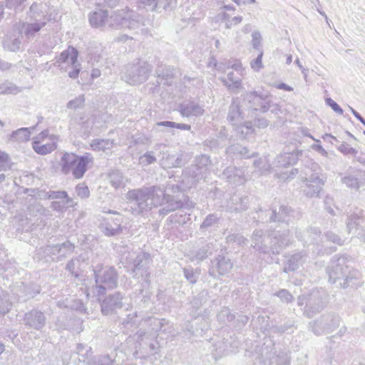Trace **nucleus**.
Returning <instances> with one entry per match:
<instances>
[{
    "instance_id": "17",
    "label": "nucleus",
    "mask_w": 365,
    "mask_h": 365,
    "mask_svg": "<svg viewBox=\"0 0 365 365\" xmlns=\"http://www.w3.org/2000/svg\"><path fill=\"white\" fill-rule=\"evenodd\" d=\"M346 227L351 238H356L365 243V217L361 210L347 217Z\"/></svg>"
},
{
    "instance_id": "59",
    "label": "nucleus",
    "mask_w": 365,
    "mask_h": 365,
    "mask_svg": "<svg viewBox=\"0 0 365 365\" xmlns=\"http://www.w3.org/2000/svg\"><path fill=\"white\" fill-rule=\"evenodd\" d=\"M217 217L214 214H210L206 217L202 223L200 225V228H207L216 223L217 221Z\"/></svg>"
},
{
    "instance_id": "16",
    "label": "nucleus",
    "mask_w": 365,
    "mask_h": 365,
    "mask_svg": "<svg viewBox=\"0 0 365 365\" xmlns=\"http://www.w3.org/2000/svg\"><path fill=\"white\" fill-rule=\"evenodd\" d=\"M340 318L338 315L329 313L323 314L319 319L309 323L312 331L319 336L333 332L339 327Z\"/></svg>"
},
{
    "instance_id": "60",
    "label": "nucleus",
    "mask_w": 365,
    "mask_h": 365,
    "mask_svg": "<svg viewBox=\"0 0 365 365\" xmlns=\"http://www.w3.org/2000/svg\"><path fill=\"white\" fill-rule=\"evenodd\" d=\"M339 150L344 155H351L355 156L357 153V150L354 148H351L349 145L346 143H342L339 147Z\"/></svg>"
},
{
    "instance_id": "9",
    "label": "nucleus",
    "mask_w": 365,
    "mask_h": 365,
    "mask_svg": "<svg viewBox=\"0 0 365 365\" xmlns=\"http://www.w3.org/2000/svg\"><path fill=\"white\" fill-rule=\"evenodd\" d=\"M320 169L317 163H310V173L309 170H305V176H301L302 185L300 187L301 192L308 198L319 197L320 192L322 191L324 180L320 178L318 170Z\"/></svg>"
},
{
    "instance_id": "31",
    "label": "nucleus",
    "mask_w": 365,
    "mask_h": 365,
    "mask_svg": "<svg viewBox=\"0 0 365 365\" xmlns=\"http://www.w3.org/2000/svg\"><path fill=\"white\" fill-rule=\"evenodd\" d=\"M299 153H302V151L294 149L291 152H287L279 155L277 157L278 166L287 167L295 164L299 159Z\"/></svg>"
},
{
    "instance_id": "20",
    "label": "nucleus",
    "mask_w": 365,
    "mask_h": 365,
    "mask_svg": "<svg viewBox=\"0 0 365 365\" xmlns=\"http://www.w3.org/2000/svg\"><path fill=\"white\" fill-rule=\"evenodd\" d=\"M123 297L120 292H116L106 297L101 302V312L103 315L113 314L117 309L123 307Z\"/></svg>"
},
{
    "instance_id": "27",
    "label": "nucleus",
    "mask_w": 365,
    "mask_h": 365,
    "mask_svg": "<svg viewBox=\"0 0 365 365\" xmlns=\"http://www.w3.org/2000/svg\"><path fill=\"white\" fill-rule=\"evenodd\" d=\"M307 259V254L304 252H299L293 254L288 259L284 265L283 272L288 273L297 270Z\"/></svg>"
},
{
    "instance_id": "53",
    "label": "nucleus",
    "mask_w": 365,
    "mask_h": 365,
    "mask_svg": "<svg viewBox=\"0 0 365 365\" xmlns=\"http://www.w3.org/2000/svg\"><path fill=\"white\" fill-rule=\"evenodd\" d=\"M276 295L281 299L282 302L289 303L294 300V297L287 289H280Z\"/></svg>"
},
{
    "instance_id": "33",
    "label": "nucleus",
    "mask_w": 365,
    "mask_h": 365,
    "mask_svg": "<svg viewBox=\"0 0 365 365\" xmlns=\"http://www.w3.org/2000/svg\"><path fill=\"white\" fill-rule=\"evenodd\" d=\"M35 129V127L21 128L11 134L10 139L13 141L24 142L30 139L31 133Z\"/></svg>"
},
{
    "instance_id": "12",
    "label": "nucleus",
    "mask_w": 365,
    "mask_h": 365,
    "mask_svg": "<svg viewBox=\"0 0 365 365\" xmlns=\"http://www.w3.org/2000/svg\"><path fill=\"white\" fill-rule=\"evenodd\" d=\"M40 5L36 3L33 4L30 7L31 21L24 22L20 27L22 33L24 32L26 38H34L35 35L44 27L48 19L46 16L39 9Z\"/></svg>"
},
{
    "instance_id": "19",
    "label": "nucleus",
    "mask_w": 365,
    "mask_h": 365,
    "mask_svg": "<svg viewBox=\"0 0 365 365\" xmlns=\"http://www.w3.org/2000/svg\"><path fill=\"white\" fill-rule=\"evenodd\" d=\"M23 324L27 328L40 331L46 324V317L41 311L33 309L25 313Z\"/></svg>"
},
{
    "instance_id": "32",
    "label": "nucleus",
    "mask_w": 365,
    "mask_h": 365,
    "mask_svg": "<svg viewBox=\"0 0 365 365\" xmlns=\"http://www.w3.org/2000/svg\"><path fill=\"white\" fill-rule=\"evenodd\" d=\"M232 206H230V212H241L247 209L249 200L247 197L235 195L232 197Z\"/></svg>"
},
{
    "instance_id": "62",
    "label": "nucleus",
    "mask_w": 365,
    "mask_h": 365,
    "mask_svg": "<svg viewBox=\"0 0 365 365\" xmlns=\"http://www.w3.org/2000/svg\"><path fill=\"white\" fill-rule=\"evenodd\" d=\"M326 104L331 108V109L339 115H342L344 113L343 109L331 98L325 99Z\"/></svg>"
},
{
    "instance_id": "28",
    "label": "nucleus",
    "mask_w": 365,
    "mask_h": 365,
    "mask_svg": "<svg viewBox=\"0 0 365 365\" xmlns=\"http://www.w3.org/2000/svg\"><path fill=\"white\" fill-rule=\"evenodd\" d=\"M56 140L57 138L55 135H51L49 137V140L51 142L43 143L38 142L36 143L37 141H33L32 148L38 154L46 155L51 153L57 148Z\"/></svg>"
},
{
    "instance_id": "56",
    "label": "nucleus",
    "mask_w": 365,
    "mask_h": 365,
    "mask_svg": "<svg viewBox=\"0 0 365 365\" xmlns=\"http://www.w3.org/2000/svg\"><path fill=\"white\" fill-rule=\"evenodd\" d=\"M137 312L130 313L127 315V317L123 320V324L125 327H133L137 325Z\"/></svg>"
},
{
    "instance_id": "35",
    "label": "nucleus",
    "mask_w": 365,
    "mask_h": 365,
    "mask_svg": "<svg viewBox=\"0 0 365 365\" xmlns=\"http://www.w3.org/2000/svg\"><path fill=\"white\" fill-rule=\"evenodd\" d=\"M233 126L237 136L240 139L247 138L249 135L254 132L251 122H246L240 125L233 124Z\"/></svg>"
},
{
    "instance_id": "2",
    "label": "nucleus",
    "mask_w": 365,
    "mask_h": 365,
    "mask_svg": "<svg viewBox=\"0 0 365 365\" xmlns=\"http://www.w3.org/2000/svg\"><path fill=\"white\" fill-rule=\"evenodd\" d=\"M117 251L120 262L133 277L141 282L143 287H149L150 283V267L152 258L148 252L134 251L125 245L118 246Z\"/></svg>"
},
{
    "instance_id": "8",
    "label": "nucleus",
    "mask_w": 365,
    "mask_h": 365,
    "mask_svg": "<svg viewBox=\"0 0 365 365\" xmlns=\"http://www.w3.org/2000/svg\"><path fill=\"white\" fill-rule=\"evenodd\" d=\"M93 162V158L90 153L78 156L74 153H66L61 158L60 165L63 174L71 173L74 178L81 179L87 171L88 165Z\"/></svg>"
},
{
    "instance_id": "11",
    "label": "nucleus",
    "mask_w": 365,
    "mask_h": 365,
    "mask_svg": "<svg viewBox=\"0 0 365 365\" xmlns=\"http://www.w3.org/2000/svg\"><path fill=\"white\" fill-rule=\"evenodd\" d=\"M152 71L151 66L146 61L138 60L124 66L122 79L130 85L140 84L148 78Z\"/></svg>"
},
{
    "instance_id": "3",
    "label": "nucleus",
    "mask_w": 365,
    "mask_h": 365,
    "mask_svg": "<svg viewBox=\"0 0 365 365\" xmlns=\"http://www.w3.org/2000/svg\"><path fill=\"white\" fill-rule=\"evenodd\" d=\"M252 110L266 113L269 110L277 114L280 110L277 104L273 103L267 96L259 95L256 91L246 93L242 99L232 98V111L230 110V120L242 119L243 110Z\"/></svg>"
},
{
    "instance_id": "64",
    "label": "nucleus",
    "mask_w": 365,
    "mask_h": 365,
    "mask_svg": "<svg viewBox=\"0 0 365 365\" xmlns=\"http://www.w3.org/2000/svg\"><path fill=\"white\" fill-rule=\"evenodd\" d=\"M247 240L240 235H230V243H236L237 245H245Z\"/></svg>"
},
{
    "instance_id": "13",
    "label": "nucleus",
    "mask_w": 365,
    "mask_h": 365,
    "mask_svg": "<svg viewBox=\"0 0 365 365\" xmlns=\"http://www.w3.org/2000/svg\"><path fill=\"white\" fill-rule=\"evenodd\" d=\"M75 246L69 241L55 245H47L40 247L36 250V255L39 259L50 258L52 261H61L71 255L74 251Z\"/></svg>"
},
{
    "instance_id": "1",
    "label": "nucleus",
    "mask_w": 365,
    "mask_h": 365,
    "mask_svg": "<svg viewBox=\"0 0 365 365\" xmlns=\"http://www.w3.org/2000/svg\"><path fill=\"white\" fill-rule=\"evenodd\" d=\"M88 19L92 27L102 29L122 27L143 31L142 27L146 25L141 16L131 10L109 13L108 10L98 9L90 13Z\"/></svg>"
},
{
    "instance_id": "18",
    "label": "nucleus",
    "mask_w": 365,
    "mask_h": 365,
    "mask_svg": "<svg viewBox=\"0 0 365 365\" xmlns=\"http://www.w3.org/2000/svg\"><path fill=\"white\" fill-rule=\"evenodd\" d=\"M155 150L158 151V157H160V165L163 169L172 168H180L185 164L182 155H170L165 144H157L154 147Z\"/></svg>"
},
{
    "instance_id": "55",
    "label": "nucleus",
    "mask_w": 365,
    "mask_h": 365,
    "mask_svg": "<svg viewBox=\"0 0 365 365\" xmlns=\"http://www.w3.org/2000/svg\"><path fill=\"white\" fill-rule=\"evenodd\" d=\"M207 257V249L206 247H202L196 250L192 254V260L202 261Z\"/></svg>"
},
{
    "instance_id": "37",
    "label": "nucleus",
    "mask_w": 365,
    "mask_h": 365,
    "mask_svg": "<svg viewBox=\"0 0 365 365\" xmlns=\"http://www.w3.org/2000/svg\"><path fill=\"white\" fill-rule=\"evenodd\" d=\"M101 229L106 236L109 237L118 235L121 230L119 222H115L113 225L109 222H106L101 224Z\"/></svg>"
},
{
    "instance_id": "14",
    "label": "nucleus",
    "mask_w": 365,
    "mask_h": 365,
    "mask_svg": "<svg viewBox=\"0 0 365 365\" xmlns=\"http://www.w3.org/2000/svg\"><path fill=\"white\" fill-rule=\"evenodd\" d=\"M78 51L73 47H68L57 57L54 65L59 67L61 70L67 71L64 64L71 66V71H68V76L71 78H76L81 71V65L78 63Z\"/></svg>"
},
{
    "instance_id": "22",
    "label": "nucleus",
    "mask_w": 365,
    "mask_h": 365,
    "mask_svg": "<svg viewBox=\"0 0 365 365\" xmlns=\"http://www.w3.org/2000/svg\"><path fill=\"white\" fill-rule=\"evenodd\" d=\"M323 295L324 293L321 294L318 289L312 290L308 295L307 309L304 311V313L309 317H312L314 314L319 312L324 308V300Z\"/></svg>"
},
{
    "instance_id": "23",
    "label": "nucleus",
    "mask_w": 365,
    "mask_h": 365,
    "mask_svg": "<svg viewBox=\"0 0 365 365\" xmlns=\"http://www.w3.org/2000/svg\"><path fill=\"white\" fill-rule=\"evenodd\" d=\"M148 9L161 12L162 10L171 11L177 4V0H138Z\"/></svg>"
},
{
    "instance_id": "39",
    "label": "nucleus",
    "mask_w": 365,
    "mask_h": 365,
    "mask_svg": "<svg viewBox=\"0 0 365 365\" xmlns=\"http://www.w3.org/2000/svg\"><path fill=\"white\" fill-rule=\"evenodd\" d=\"M232 153L242 158H250L254 156L255 153L249 150L246 147L240 145H232L230 148V153Z\"/></svg>"
},
{
    "instance_id": "6",
    "label": "nucleus",
    "mask_w": 365,
    "mask_h": 365,
    "mask_svg": "<svg viewBox=\"0 0 365 365\" xmlns=\"http://www.w3.org/2000/svg\"><path fill=\"white\" fill-rule=\"evenodd\" d=\"M12 295L9 297L0 287V315L8 313L14 302H24L34 298L40 293V287L36 284L27 285L24 282H17L11 288Z\"/></svg>"
},
{
    "instance_id": "46",
    "label": "nucleus",
    "mask_w": 365,
    "mask_h": 365,
    "mask_svg": "<svg viewBox=\"0 0 365 365\" xmlns=\"http://www.w3.org/2000/svg\"><path fill=\"white\" fill-rule=\"evenodd\" d=\"M230 82H232L230 83V91L237 92L242 89L241 78L234 77L232 72H230Z\"/></svg>"
},
{
    "instance_id": "57",
    "label": "nucleus",
    "mask_w": 365,
    "mask_h": 365,
    "mask_svg": "<svg viewBox=\"0 0 365 365\" xmlns=\"http://www.w3.org/2000/svg\"><path fill=\"white\" fill-rule=\"evenodd\" d=\"M25 0H6V6L9 9H14L16 11H22L21 6Z\"/></svg>"
},
{
    "instance_id": "45",
    "label": "nucleus",
    "mask_w": 365,
    "mask_h": 365,
    "mask_svg": "<svg viewBox=\"0 0 365 365\" xmlns=\"http://www.w3.org/2000/svg\"><path fill=\"white\" fill-rule=\"evenodd\" d=\"M85 105V96L83 94L78 96L76 98L69 101L67 103L66 108L68 109L76 110L82 108Z\"/></svg>"
},
{
    "instance_id": "48",
    "label": "nucleus",
    "mask_w": 365,
    "mask_h": 365,
    "mask_svg": "<svg viewBox=\"0 0 365 365\" xmlns=\"http://www.w3.org/2000/svg\"><path fill=\"white\" fill-rule=\"evenodd\" d=\"M148 321L150 322V324L153 325L154 327L152 328V330L154 331L153 336L155 337V334L157 332L160 331L162 329V327L165 322V319H158L155 317H150L148 319Z\"/></svg>"
},
{
    "instance_id": "49",
    "label": "nucleus",
    "mask_w": 365,
    "mask_h": 365,
    "mask_svg": "<svg viewBox=\"0 0 365 365\" xmlns=\"http://www.w3.org/2000/svg\"><path fill=\"white\" fill-rule=\"evenodd\" d=\"M184 276L191 284H195L198 278V274L194 272L192 267H185L183 269Z\"/></svg>"
},
{
    "instance_id": "47",
    "label": "nucleus",
    "mask_w": 365,
    "mask_h": 365,
    "mask_svg": "<svg viewBox=\"0 0 365 365\" xmlns=\"http://www.w3.org/2000/svg\"><path fill=\"white\" fill-rule=\"evenodd\" d=\"M77 354L83 357V360L88 359L91 355V348L83 344L77 345Z\"/></svg>"
},
{
    "instance_id": "52",
    "label": "nucleus",
    "mask_w": 365,
    "mask_h": 365,
    "mask_svg": "<svg viewBox=\"0 0 365 365\" xmlns=\"http://www.w3.org/2000/svg\"><path fill=\"white\" fill-rule=\"evenodd\" d=\"M115 359H112L109 355H102L94 361V365H114Z\"/></svg>"
},
{
    "instance_id": "36",
    "label": "nucleus",
    "mask_w": 365,
    "mask_h": 365,
    "mask_svg": "<svg viewBox=\"0 0 365 365\" xmlns=\"http://www.w3.org/2000/svg\"><path fill=\"white\" fill-rule=\"evenodd\" d=\"M108 178L112 186L116 189L123 187L125 184V177L118 170H113L110 173Z\"/></svg>"
},
{
    "instance_id": "4",
    "label": "nucleus",
    "mask_w": 365,
    "mask_h": 365,
    "mask_svg": "<svg viewBox=\"0 0 365 365\" xmlns=\"http://www.w3.org/2000/svg\"><path fill=\"white\" fill-rule=\"evenodd\" d=\"M253 247L264 254L278 255L283 248L291 242L290 232L288 230L280 232L279 230H273L264 232L262 230H256L252 235Z\"/></svg>"
},
{
    "instance_id": "42",
    "label": "nucleus",
    "mask_w": 365,
    "mask_h": 365,
    "mask_svg": "<svg viewBox=\"0 0 365 365\" xmlns=\"http://www.w3.org/2000/svg\"><path fill=\"white\" fill-rule=\"evenodd\" d=\"M155 73L158 78L168 79L173 76V68L170 66L160 65L157 67Z\"/></svg>"
},
{
    "instance_id": "61",
    "label": "nucleus",
    "mask_w": 365,
    "mask_h": 365,
    "mask_svg": "<svg viewBox=\"0 0 365 365\" xmlns=\"http://www.w3.org/2000/svg\"><path fill=\"white\" fill-rule=\"evenodd\" d=\"M343 182L351 188H359L358 179L354 176H346L343 178Z\"/></svg>"
},
{
    "instance_id": "34",
    "label": "nucleus",
    "mask_w": 365,
    "mask_h": 365,
    "mask_svg": "<svg viewBox=\"0 0 365 365\" xmlns=\"http://www.w3.org/2000/svg\"><path fill=\"white\" fill-rule=\"evenodd\" d=\"M115 143L113 140L109 139H94L91 143V147L93 150L97 151H106L107 150H111Z\"/></svg>"
},
{
    "instance_id": "51",
    "label": "nucleus",
    "mask_w": 365,
    "mask_h": 365,
    "mask_svg": "<svg viewBox=\"0 0 365 365\" xmlns=\"http://www.w3.org/2000/svg\"><path fill=\"white\" fill-rule=\"evenodd\" d=\"M324 237L327 241L333 242L337 245H341L344 242V240H342L339 235L331 231L327 232L324 235Z\"/></svg>"
},
{
    "instance_id": "54",
    "label": "nucleus",
    "mask_w": 365,
    "mask_h": 365,
    "mask_svg": "<svg viewBox=\"0 0 365 365\" xmlns=\"http://www.w3.org/2000/svg\"><path fill=\"white\" fill-rule=\"evenodd\" d=\"M293 326H294V323L292 322H289L285 323L283 325L272 326L270 328V329H271V331L273 333L282 334V333L285 332L286 331H287L288 329H291Z\"/></svg>"
},
{
    "instance_id": "38",
    "label": "nucleus",
    "mask_w": 365,
    "mask_h": 365,
    "mask_svg": "<svg viewBox=\"0 0 365 365\" xmlns=\"http://www.w3.org/2000/svg\"><path fill=\"white\" fill-rule=\"evenodd\" d=\"M212 264L213 268L217 270L220 275H225L228 272V263L225 257L219 256Z\"/></svg>"
},
{
    "instance_id": "44",
    "label": "nucleus",
    "mask_w": 365,
    "mask_h": 365,
    "mask_svg": "<svg viewBox=\"0 0 365 365\" xmlns=\"http://www.w3.org/2000/svg\"><path fill=\"white\" fill-rule=\"evenodd\" d=\"M47 197L49 199H63L66 200V204L71 205L73 200L70 198L66 191H49L47 192Z\"/></svg>"
},
{
    "instance_id": "26",
    "label": "nucleus",
    "mask_w": 365,
    "mask_h": 365,
    "mask_svg": "<svg viewBox=\"0 0 365 365\" xmlns=\"http://www.w3.org/2000/svg\"><path fill=\"white\" fill-rule=\"evenodd\" d=\"M88 257L85 254L78 255L76 258L70 260L67 265L66 269L69 271L76 277L79 276L78 272L83 270L88 264Z\"/></svg>"
},
{
    "instance_id": "5",
    "label": "nucleus",
    "mask_w": 365,
    "mask_h": 365,
    "mask_svg": "<svg viewBox=\"0 0 365 365\" xmlns=\"http://www.w3.org/2000/svg\"><path fill=\"white\" fill-rule=\"evenodd\" d=\"M95 285L88 286L91 280L84 281L85 287L81 290L86 294L87 298L100 297L106 293V289H114L118 285V274L113 267H105L99 272L95 269Z\"/></svg>"
},
{
    "instance_id": "50",
    "label": "nucleus",
    "mask_w": 365,
    "mask_h": 365,
    "mask_svg": "<svg viewBox=\"0 0 365 365\" xmlns=\"http://www.w3.org/2000/svg\"><path fill=\"white\" fill-rule=\"evenodd\" d=\"M76 192L81 198H87L90 195V191L85 183H79L76 187Z\"/></svg>"
},
{
    "instance_id": "10",
    "label": "nucleus",
    "mask_w": 365,
    "mask_h": 365,
    "mask_svg": "<svg viewBox=\"0 0 365 365\" xmlns=\"http://www.w3.org/2000/svg\"><path fill=\"white\" fill-rule=\"evenodd\" d=\"M149 192L150 207H158L166 202V205L160 210L161 215H167L183 207V202L181 200H175L170 195H166L165 190L158 186L147 187Z\"/></svg>"
},
{
    "instance_id": "41",
    "label": "nucleus",
    "mask_w": 365,
    "mask_h": 365,
    "mask_svg": "<svg viewBox=\"0 0 365 365\" xmlns=\"http://www.w3.org/2000/svg\"><path fill=\"white\" fill-rule=\"evenodd\" d=\"M21 91V89L14 83L6 81L0 84L1 94H16Z\"/></svg>"
},
{
    "instance_id": "7",
    "label": "nucleus",
    "mask_w": 365,
    "mask_h": 365,
    "mask_svg": "<svg viewBox=\"0 0 365 365\" xmlns=\"http://www.w3.org/2000/svg\"><path fill=\"white\" fill-rule=\"evenodd\" d=\"M329 281L336 287L346 288L356 285V277L346 264V257L335 255L327 268Z\"/></svg>"
},
{
    "instance_id": "25",
    "label": "nucleus",
    "mask_w": 365,
    "mask_h": 365,
    "mask_svg": "<svg viewBox=\"0 0 365 365\" xmlns=\"http://www.w3.org/2000/svg\"><path fill=\"white\" fill-rule=\"evenodd\" d=\"M179 112L183 117L200 116L204 113L203 108L194 101H184L180 104Z\"/></svg>"
},
{
    "instance_id": "40",
    "label": "nucleus",
    "mask_w": 365,
    "mask_h": 365,
    "mask_svg": "<svg viewBox=\"0 0 365 365\" xmlns=\"http://www.w3.org/2000/svg\"><path fill=\"white\" fill-rule=\"evenodd\" d=\"M156 161L157 158L153 150L147 151L139 158V164L143 167L153 164Z\"/></svg>"
},
{
    "instance_id": "43",
    "label": "nucleus",
    "mask_w": 365,
    "mask_h": 365,
    "mask_svg": "<svg viewBox=\"0 0 365 365\" xmlns=\"http://www.w3.org/2000/svg\"><path fill=\"white\" fill-rule=\"evenodd\" d=\"M270 363L275 364L276 365H289L290 357L287 352L280 351L271 359Z\"/></svg>"
},
{
    "instance_id": "24",
    "label": "nucleus",
    "mask_w": 365,
    "mask_h": 365,
    "mask_svg": "<svg viewBox=\"0 0 365 365\" xmlns=\"http://www.w3.org/2000/svg\"><path fill=\"white\" fill-rule=\"evenodd\" d=\"M294 211L291 207L286 205H281L277 208H272V213L267 222H279L287 224L292 216Z\"/></svg>"
},
{
    "instance_id": "29",
    "label": "nucleus",
    "mask_w": 365,
    "mask_h": 365,
    "mask_svg": "<svg viewBox=\"0 0 365 365\" xmlns=\"http://www.w3.org/2000/svg\"><path fill=\"white\" fill-rule=\"evenodd\" d=\"M320 233L321 232L318 228L311 227L302 232L297 230L296 231V236L299 240L304 242V244H312L319 237Z\"/></svg>"
},
{
    "instance_id": "63",
    "label": "nucleus",
    "mask_w": 365,
    "mask_h": 365,
    "mask_svg": "<svg viewBox=\"0 0 365 365\" xmlns=\"http://www.w3.org/2000/svg\"><path fill=\"white\" fill-rule=\"evenodd\" d=\"M263 53L262 51H260V53L258 54L257 57L251 61L250 66L251 68L255 71H258L262 67V58Z\"/></svg>"
},
{
    "instance_id": "15",
    "label": "nucleus",
    "mask_w": 365,
    "mask_h": 365,
    "mask_svg": "<svg viewBox=\"0 0 365 365\" xmlns=\"http://www.w3.org/2000/svg\"><path fill=\"white\" fill-rule=\"evenodd\" d=\"M149 190L147 187L133 189L127 193V199L132 204L134 215H139L150 210Z\"/></svg>"
},
{
    "instance_id": "58",
    "label": "nucleus",
    "mask_w": 365,
    "mask_h": 365,
    "mask_svg": "<svg viewBox=\"0 0 365 365\" xmlns=\"http://www.w3.org/2000/svg\"><path fill=\"white\" fill-rule=\"evenodd\" d=\"M141 287L142 288L139 289V293L138 294L142 297L140 302L143 306H146L150 299V294L148 291L145 290V289L148 287V286L143 287L141 284Z\"/></svg>"
},
{
    "instance_id": "30",
    "label": "nucleus",
    "mask_w": 365,
    "mask_h": 365,
    "mask_svg": "<svg viewBox=\"0 0 365 365\" xmlns=\"http://www.w3.org/2000/svg\"><path fill=\"white\" fill-rule=\"evenodd\" d=\"M210 160L206 155H200L195 159V164L190 168V175L198 180L203 172L206 170L205 167L208 164Z\"/></svg>"
},
{
    "instance_id": "21",
    "label": "nucleus",
    "mask_w": 365,
    "mask_h": 365,
    "mask_svg": "<svg viewBox=\"0 0 365 365\" xmlns=\"http://www.w3.org/2000/svg\"><path fill=\"white\" fill-rule=\"evenodd\" d=\"M22 31L20 26H16L12 31L9 32L4 37L2 44L4 50L10 52H17L22 44Z\"/></svg>"
}]
</instances>
